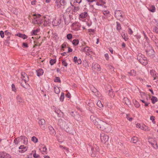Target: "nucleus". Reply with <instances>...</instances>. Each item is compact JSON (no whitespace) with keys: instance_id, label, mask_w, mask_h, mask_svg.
Returning <instances> with one entry per match:
<instances>
[{"instance_id":"dca6fc26","label":"nucleus","mask_w":158,"mask_h":158,"mask_svg":"<svg viewBox=\"0 0 158 158\" xmlns=\"http://www.w3.org/2000/svg\"><path fill=\"white\" fill-rule=\"evenodd\" d=\"M44 26H49L50 24L51 21L50 20V19H46L44 21Z\"/></svg>"},{"instance_id":"72a5a7b5","label":"nucleus","mask_w":158,"mask_h":158,"mask_svg":"<svg viewBox=\"0 0 158 158\" xmlns=\"http://www.w3.org/2000/svg\"><path fill=\"white\" fill-rule=\"evenodd\" d=\"M45 120L44 119H41L39 121V124L40 125H43L45 123Z\"/></svg>"},{"instance_id":"5701e85b","label":"nucleus","mask_w":158,"mask_h":158,"mask_svg":"<svg viewBox=\"0 0 158 158\" xmlns=\"http://www.w3.org/2000/svg\"><path fill=\"white\" fill-rule=\"evenodd\" d=\"M148 10L152 12H154L156 11V8L154 6H151L148 8Z\"/></svg>"},{"instance_id":"c85d7f7f","label":"nucleus","mask_w":158,"mask_h":158,"mask_svg":"<svg viewBox=\"0 0 158 158\" xmlns=\"http://www.w3.org/2000/svg\"><path fill=\"white\" fill-rule=\"evenodd\" d=\"M79 43V41L78 39H75L73 40L72 42L74 46H76L78 45Z\"/></svg>"},{"instance_id":"338daca9","label":"nucleus","mask_w":158,"mask_h":158,"mask_svg":"<svg viewBox=\"0 0 158 158\" xmlns=\"http://www.w3.org/2000/svg\"><path fill=\"white\" fill-rule=\"evenodd\" d=\"M81 59L79 58L78 59L77 61V63H78V64H81Z\"/></svg>"},{"instance_id":"ddd939ff","label":"nucleus","mask_w":158,"mask_h":158,"mask_svg":"<svg viewBox=\"0 0 158 158\" xmlns=\"http://www.w3.org/2000/svg\"><path fill=\"white\" fill-rule=\"evenodd\" d=\"M19 149L20 150L19 151V152L21 153L25 152L27 150L26 147L24 145H21L19 147Z\"/></svg>"},{"instance_id":"864d4df0","label":"nucleus","mask_w":158,"mask_h":158,"mask_svg":"<svg viewBox=\"0 0 158 158\" xmlns=\"http://www.w3.org/2000/svg\"><path fill=\"white\" fill-rule=\"evenodd\" d=\"M35 153L33 154V157L35 158H38L40 157L39 155L37 154L36 153V151H34Z\"/></svg>"},{"instance_id":"052dcab7","label":"nucleus","mask_w":158,"mask_h":158,"mask_svg":"<svg viewBox=\"0 0 158 158\" xmlns=\"http://www.w3.org/2000/svg\"><path fill=\"white\" fill-rule=\"evenodd\" d=\"M38 30H34L32 31V35H36L37 33L38 32Z\"/></svg>"},{"instance_id":"1a4fd4ad","label":"nucleus","mask_w":158,"mask_h":158,"mask_svg":"<svg viewBox=\"0 0 158 158\" xmlns=\"http://www.w3.org/2000/svg\"><path fill=\"white\" fill-rule=\"evenodd\" d=\"M139 62L142 64L145 65H146L148 63V61L147 58L144 57L143 58L142 57L141 58L139 59Z\"/></svg>"},{"instance_id":"c03bdc74","label":"nucleus","mask_w":158,"mask_h":158,"mask_svg":"<svg viewBox=\"0 0 158 158\" xmlns=\"http://www.w3.org/2000/svg\"><path fill=\"white\" fill-rule=\"evenodd\" d=\"M109 96H110L111 97H114V95L113 94V92L112 91V89L109 90Z\"/></svg>"},{"instance_id":"6e6d98bb","label":"nucleus","mask_w":158,"mask_h":158,"mask_svg":"<svg viewBox=\"0 0 158 158\" xmlns=\"http://www.w3.org/2000/svg\"><path fill=\"white\" fill-rule=\"evenodd\" d=\"M23 143L24 144H27V139L25 136L23 138Z\"/></svg>"},{"instance_id":"5fc2aeb1","label":"nucleus","mask_w":158,"mask_h":158,"mask_svg":"<svg viewBox=\"0 0 158 158\" xmlns=\"http://www.w3.org/2000/svg\"><path fill=\"white\" fill-rule=\"evenodd\" d=\"M153 31L158 34V28L155 27L153 29Z\"/></svg>"},{"instance_id":"3c124183","label":"nucleus","mask_w":158,"mask_h":158,"mask_svg":"<svg viewBox=\"0 0 158 158\" xmlns=\"http://www.w3.org/2000/svg\"><path fill=\"white\" fill-rule=\"evenodd\" d=\"M155 118V117L153 116H151L150 118V120L152 121V123L154 124L156 123V122L154 121Z\"/></svg>"},{"instance_id":"de8ad7c7","label":"nucleus","mask_w":158,"mask_h":158,"mask_svg":"<svg viewBox=\"0 0 158 158\" xmlns=\"http://www.w3.org/2000/svg\"><path fill=\"white\" fill-rule=\"evenodd\" d=\"M20 141L19 140V139L18 138L16 139H15L14 140V143L16 145H17L19 143Z\"/></svg>"},{"instance_id":"4c0bfd02","label":"nucleus","mask_w":158,"mask_h":158,"mask_svg":"<svg viewBox=\"0 0 158 158\" xmlns=\"http://www.w3.org/2000/svg\"><path fill=\"white\" fill-rule=\"evenodd\" d=\"M3 156V158H11V157L10 156L5 152H4V155Z\"/></svg>"},{"instance_id":"0e129e2a","label":"nucleus","mask_w":158,"mask_h":158,"mask_svg":"<svg viewBox=\"0 0 158 158\" xmlns=\"http://www.w3.org/2000/svg\"><path fill=\"white\" fill-rule=\"evenodd\" d=\"M23 48H27L28 47L27 44L25 43H23Z\"/></svg>"},{"instance_id":"a18cd8bd","label":"nucleus","mask_w":158,"mask_h":158,"mask_svg":"<svg viewBox=\"0 0 158 158\" xmlns=\"http://www.w3.org/2000/svg\"><path fill=\"white\" fill-rule=\"evenodd\" d=\"M31 140L35 143H36L37 142L38 139L35 137L33 136L32 137Z\"/></svg>"},{"instance_id":"f3484780","label":"nucleus","mask_w":158,"mask_h":158,"mask_svg":"<svg viewBox=\"0 0 158 158\" xmlns=\"http://www.w3.org/2000/svg\"><path fill=\"white\" fill-rule=\"evenodd\" d=\"M91 91L94 93L96 96H98L99 92L98 91V90L94 87H92L90 88Z\"/></svg>"},{"instance_id":"a211bd4d","label":"nucleus","mask_w":158,"mask_h":158,"mask_svg":"<svg viewBox=\"0 0 158 158\" xmlns=\"http://www.w3.org/2000/svg\"><path fill=\"white\" fill-rule=\"evenodd\" d=\"M63 18L64 20V22L65 24L68 25L69 23L70 18H69L68 16H63Z\"/></svg>"},{"instance_id":"9b49d317","label":"nucleus","mask_w":158,"mask_h":158,"mask_svg":"<svg viewBox=\"0 0 158 158\" xmlns=\"http://www.w3.org/2000/svg\"><path fill=\"white\" fill-rule=\"evenodd\" d=\"M151 75L154 78L153 80L156 79V77L158 76V74L156 72L153 70H150V71Z\"/></svg>"},{"instance_id":"c9c22d12","label":"nucleus","mask_w":158,"mask_h":158,"mask_svg":"<svg viewBox=\"0 0 158 158\" xmlns=\"http://www.w3.org/2000/svg\"><path fill=\"white\" fill-rule=\"evenodd\" d=\"M116 28L118 30H120L121 29V26L120 23L118 22H116Z\"/></svg>"},{"instance_id":"aec40b11","label":"nucleus","mask_w":158,"mask_h":158,"mask_svg":"<svg viewBox=\"0 0 158 158\" xmlns=\"http://www.w3.org/2000/svg\"><path fill=\"white\" fill-rule=\"evenodd\" d=\"M36 73L37 76L38 77H40L44 73V71L42 69H40L36 71Z\"/></svg>"},{"instance_id":"e433bc0d","label":"nucleus","mask_w":158,"mask_h":158,"mask_svg":"<svg viewBox=\"0 0 158 158\" xmlns=\"http://www.w3.org/2000/svg\"><path fill=\"white\" fill-rule=\"evenodd\" d=\"M61 50H62L63 51H65V50L64 49L65 48H66L67 47V45L66 44L64 43H63L61 46Z\"/></svg>"},{"instance_id":"e2e57ef3","label":"nucleus","mask_w":158,"mask_h":158,"mask_svg":"<svg viewBox=\"0 0 158 158\" xmlns=\"http://www.w3.org/2000/svg\"><path fill=\"white\" fill-rule=\"evenodd\" d=\"M126 118H127L128 120L129 121H131L132 119V118L131 117H130L129 115L127 114L126 115Z\"/></svg>"},{"instance_id":"7ed1b4c3","label":"nucleus","mask_w":158,"mask_h":158,"mask_svg":"<svg viewBox=\"0 0 158 158\" xmlns=\"http://www.w3.org/2000/svg\"><path fill=\"white\" fill-rule=\"evenodd\" d=\"M89 148L91 149L90 153L92 157H94L96 156L99 151V147L97 146L96 145L93 147L90 146Z\"/></svg>"},{"instance_id":"7c9ffc66","label":"nucleus","mask_w":158,"mask_h":158,"mask_svg":"<svg viewBox=\"0 0 158 158\" xmlns=\"http://www.w3.org/2000/svg\"><path fill=\"white\" fill-rule=\"evenodd\" d=\"M152 102L153 104H154L157 100V98L156 97L153 96L151 98Z\"/></svg>"},{"instance_id":"f8f14e48","label":"nucleus","mask_w":158,"mask_h":158,"mask_svg":"<svg viewBox=\"0 0 158 158\" xmlns=\"http://www.w3.org/2000/svg\"><path fill=\"white\" fill-rule=\"evenodd\" d=\"M49 132L52 135H55L56 134V132L55 129L51 126L48 127Z\"/></svg>"},{"instance_id":"6ab92c4d","label":"nucleus","mask_w":158,"mask_h":158,"mask_svg":"<svg viewBox=\"0 0 158 158\" xmlns=\"http://www.w3.org/2000/svg\"><path fill=\"white\" fill-rule=\"evenodd\" d=\"M82 52L89 53V52L92 53V51L91 50L90 48L89 47L86 46L82 49Z\"/></svg>"},{"instance_id":"f704fd0d","label":"nucleus","mask_w":158,"mask_h":158,"mask_svg":"<svg viewBox=\"0 0 158 158\" xmlns=\"http://www.w3.org/2000/svg\"><path fill=\"white\" fill-rule=\"evenodd\" d=\"M97 105L100 108H102L103 107V105L102 104L101 102L99 100L97 102Z\"/></svg>"},{"instance_id":"423d86ee","label":"nucleus","mask_w":158,"mask_h":158,"mask_svg":"<svg viewBox=\"0 0 158 158\" xmlns=\"http://www.w3.org/2000/svg\"><path fill=\"white\" fill-rule=\"evenodd\" d=\"M92 68L93 70L95 71H99L101 69L100 65L96 62H94L92 63Z\"/></svg>"},{"instance_id":"473e14b6","label":"nucleus","mask_w":158,"mask_h":158,"mask_svg":"<svg viewBox=\"0 0 158 158\" xmlns=\"http://www.w3.org/2000/svg\"><path fill=\"white\" fill-rule=\"evenodd\" d=\"M128 73L130 74V75L132 76H135L136 75V73L134 70H132L130 72H128Z\"/></svg>"},{"instance_id":"0eeeda50","label":"nucleus","mask_w":158,"mask_h":158,"mask_svg":"<svg viewBox=\"0 0 158 158\" xmlns=\"http://www.w3.org/2000/svg\"><path fill=\"white\" fill-rule=\"evenodd\" d=\"M109 138V137L108 135L102 134L101 135V139L102 142L105 143L107 142Z\"/></svg>"},{"instance_id":"9d476101","label":"nucleus","mask_w":158,"mask_h":158,"mask_svg":"<svg viewBox=\"0 0 158 158\" xmlns=\"http://www.w3.org/2000/svg\"><path fill=\"white\" fill-rule=\"evenodd\" d=\"M149 142L154 149H158V146L157 142L155 140H153L152 141H149Z\"/></svg>"},{"instance_id":"2eb2a0df","label":"nucleus","mask_w":158,"mask_h":158,"mask_svg":"<svg viewBox=\"0 0 158 158\" xmlns=\"http://www.w3.org/2000/svg\"><path fill=\"white\" fill-rule=\"evenodd\" d=\"M41 16V15L39 14L34 15V18L33 20V22L34 23V22H35V21H36V20L38 21L39 19H40Z\"/></svg>"},{"instance_id":"58836bf2","label":"nucleus","mask_w":158,"mask_h":158,"mask_svg":"<svg viewBox=\"0 0 158 158\" xmlns=\"http://www.w3.org/2000/svg\"><path fill=\"white\" fill-rule=\"evenodd\" d=\"M21 85L23 86V87L25 89H27L28 88V85L26 84V82L25 83L24 82V83H23V82H22L21 83Z\"/></svg>"},{"instance_id":"4468645a","label":"nucleus","mask_w":158,"mask_h":158,"mask_svg":"<svg viewBox=\"0 0 158 158\" xmlns=\"http://www.w3.org/2000/svg\"><path fill=\"white\" fill-rule=\"evenodd\" d=\"M123 102L130 107L129 106L131 105V102L127 98H124L123 100Z\"/></svg>"},{"instance_id":"393cba45","label":"nucleus","mask_w":158,"mask_h":158,"mask_svg":"<svg viewBox=\"0 0 158 158\" xmlns=\"http://www.w3.org/2000/svg\"><path fill=\"white\" fill-rule=\"evenodd\" d=\"M90 119L94 123V122L96 121L97 119H98L99 118H97L94 115H91L90 117Z\"/></svg>"},{"instance_id":"bb28decb","label":"nucleus","mask_w":158,"mask_h":158,"mask_svg":"<svg viewBox=\"0 0 158 158\" xmlns=\"http://www.w3.org/2000/svg\"><path fill=\"white\" fill-rule=\"evenodd\" d=\"M87 15V12H84L81 13L80 15V17L81 18H84L86 17Z\"/></svg>"},{"instance_id":"a19ab883","label":"nucleus","mask_w":158,"mask_h":158,"mask_svg":"<svg viewBox=\"0 0 158 158\" xmlns=\"http://www.w3.org/2000/svg\"><path fill=\"white\" fill-rule=\"evenodd\" d=\"M56 61V60L55 59H51L50 61V63L51 65H53Z\"/></svg>"},{"instance_id":"6e6552de","label":"nucleus","mask_w":158,"mask_h":158,"mask_svg":"<svg viewBox=\"0 0 158 158\" xmlns=\"http://www.w3.org/2000/svg\"><path fill=\"white\" fill-rule=\"evenodd\" d=\"M21 75L22 81H23L25 83L29 81V79L28 76L25 73L22 72Z\"/></svg>"},{"instance_id":"603ef678","label":"nucleus","mask_w":158,"mask_h":158,"mask_svg":"<svg viewBox=\"0 0 158 158\" xmlns=\"http://www.w3.org/2000/svg\"><path fill=\"white\" fill-rule=\"evenodd\" d=\"M72 38V35L71 34H69L67 35V38L68 40H70Z\"/></svg>"},{"instance_id":"cd10ccee","label":"nucleus","mask_w":158,"mask_h":158,"mask_svg":"<svg viewBox=\"0 0 158 158\" xmlns=\"http://www.w3.org/2000/svg\"><path fill=\"white\" fill-rule=\"evenodd\" d=\"M54 91L56 94H59L60 92V89L58 86L54 87Z\"/></svg>"},{"instance_id":"4be33fe9","label":"nucleus","mask_w":158,"mask_h":158,"mask_svg":"<svg viewBox=\"0 0 158 158\" xmlns=\"http://www.w3.org/2000/svg\"><path fill=\"white\" fill-rule=\"evenodd\" d=\"M139 128H140L141 129L144 131H149V129L148 127L145 125H143L141 126L140 124H139Z\"/></svg>"},{"instance_id":"49530a36","label":"nucleus","mask_w":158,"mask_h":158,"mask_svg":"<svg viewBox=\"0 0 158 158\" xmlns=\"http://www.w3.org/2000/svg\"><path fill=\"white\" fill-rule=\"evenodd\" d=\"M122 36L123 38L126 41L128 39L127 36V34H123L122 35Z\"/></svg>"},{"instance_id":"09e8293b","label":"nucleus","mask_w":158,"mask_h":158,"mask_svg":"<svg viewBox=\"0 0 158 158\" xmlns=\"http://www.w3.org/2000/svg\"><path fill=\"white\" fill-rule=\"evenodd\" d=\"M62 65L64 67H67L68 65L67 63L65 60H62Z\"/></svg>"},{"instance_id":"bf43d9fd","label":"nucleus","mask_w":158,"mask_h":158,"mask_svg":"<svg viewBox=\"0 0 158 158\" xmlns=\"http://www.w3.org/2000/svg\"><path fill=\"white\" fill-rule=\"evenodd\" d=\"M25 136H21L19 137H18V139H19V141H21L22 140H23V138H25Z\"/></svg>"},{"instance_id":"b1692460","label":"nucleus","mask_w":158,"mask_h":158,"mask_svg":"<svg viewBox=\"0 0 158 158\" xmlns=\"http://www.w3.org/2000/svg\"><path fill=\"white\" fill-rule=\"evenodd\" d=\"M44 21V20L43 19H39L38 21L36 20L35 21V22H34V24H37L38 25L42 24Z\"/></svg>"},{"instance_id":"13d9d810","label":"nucleus","mask_w":158,"mask_h":158,"mask_svg":"<svg viewBox=\"0 0 158 158\" xmlns=\"http://www.w3.org/2000/svg\"><path fill=\"white\" fill-rule=\"evenodd\" d=\"M89 106L90 107H93L94 106V103L91 102H89L88 103Z\"/></svg>"},{"instance_id":"37998d69","label":"nucleus","mask_w":158,"mask_h":158,"mask_svg":"<svg viewBox=\"0 0 158 158\" xmlns=\"http://www.w3.org/2000/svg\"><path fill=\"white\" fill-rule=\"evenodd\" d=\"M80 9V8L79 6H74V8L73 10V11L74 12H76L78 11Z\"/></svg>"},{"instance_id":"412c9836","label":"nucleus","mask_w":158,"mask_h":158,"mask_svg":"<svg viewBox=\"0 0 158 158\" xmlns=\"http://www.w3.org/2000/svg\"><path fill=\"white\" fill-rule=\"evenodd\" d=\"M16 35L24 39H26L27 38V36L24 34L19 33L17 34Z\"/></svg>"},{"instance_id":"f03ea898","label":"nucleus","mask_w":158,"mask_h":158,"mask_svg":"<svg viewBox=\"0 0 158 158\" xmlns=\"http://www.w3.org/2000/svg\"><path fill=\"white\" fill-rule=\"evenodd\" d=\"M144 48L148 56L152 58L154 57L155 56L154 51L152 46L149 44L148 42L145 43Z\"/></svg>"},{"instance_id":"f257e3e1","label":"nucleus","mask_w":158,"mask_h":158,"mask_svg":"<svg viewBox=\"0 0 158 158\" xmlns=\"http://www.w3.org/2000/svg\"><path fill=\"white\" fill-rule=\"evenodd\" d=\"M94 124L98 128L100 129V130L106 132L108 131L107 130L108 125L105 122L100 120L99 118L97 119L96 121L94 122Z\"/></svg>"},{"instance_id":"680f3d73","label":"nucleus","mask_w":158,"mask_h":158,"mask_svg":"<svg viewBox=\"0 0 158 158\" xmlns=\"http://www.w3.org/2000/svg\"><path fill=\"white\" fill-rule=\"evenodd\" d=\"M62 5L64 6L65 4V0H60V1Z\"/></svg>"},{"instance_id":"4d7b16f0","label":"nucleus","mask_w":158,"mask_h":158,"mask_svg":"<svg viewBox=\"0 0 158 158\" xmlns=\"http://www.w3.org/2000/svg\"><path fill=\"white\" fill-rule=\"evenodd\" d=\"M0 35L2 38H3L4 37V33L3 31H0Z\"/></svg>"},{"instance_id":"ea45409f","label":"nucleus","mask_w":158,"mask_h":158,"mask_svg":"<svg viewBox=\"0 0 158 158\" xmlns=\"http://www.w3.org/2000/svg\"><path fill=\"white\" fill-rule=\"evenodd\" d=\"M133 103L134 105L137 108L138 107V102L135 99H134L133 100Z\"/></svg>"},{"instance_id":"a878e982","label":"nucleus","mask_w":158,"mask_h":158,"mask_svg":"<svg viewBox=\"0 0 158 158\" xmlns=\"http://www.w3.org/2000/svg\"><path fill=\"white\" fill-rule=\"evenodd\" d=\"M138 138L137 137L134 136L131 140V142L133 143H136L138 141Z\"/></svg>"},{"instance_id":"79ce46f5","label":"nucleus","mask_w":158,"mask_h":158,"mask_svg":"<svg viewBox=\"0 0 158 158\" xmlns=\"http://www.w3.org/2000/svg\"><path fill=\"white\" fill-rule=\"evenodd\" d=\"M54 81L56 82L60 83L61 82V81L60 77H56L55 79L54 80Z\"/></svg>"},{"instance_id":"c756f323","label":"nucleus","mask_w":158,"mask_h":158,"mask_svg":"<svg viewBox=\"0 0 158 158\" xmlns=\"http://www.w3.org/2000/svg\"><path fill=\"white\" fill-rule=\"evenodd\" d=\"M55 3L56 5V6L58 8H60L62 5L60 2L58 0H56Z\"/></svg>"},{"instance_id":"20e7f679","label":"nucleus","mask_w":158,"mask_h":158,"mask_svg":"<svg viewBox=\"0 0 158 158\" xmlns=\"http://www.w3.org/2000/svg\"><path fill=\"white\" fill-rule=\"evenodd\" d=\"M115 16L118 19L122 21L123 20L124 14L122 11L116 10L114 13Z\"/></svg>"},{"instance_id":"39448f33","label":"nucleus","mask_w":158,"mask_h":158,"mask_svg":"<svg viewBox=\"0 0 158 158\" xmlns=\"http://www.w3.org/2000/svg\"><path fill=\"white\" fill-rule=\"evenodd\" d=\"M70 114L72 115L78 121L81 122L82 121V116L80 114L75 111H71L69 112Z\"/></svg>"},{"instance_id":"69168bd1","label":"nucleus","mask_w":158,"mask_h":158,"mask_svg":"<svg viewBox=\"0 0 158 158\" xmlns=\"http://www.w3.org/2000/svg\"><path fill=\"white\" fill-rule=\"evenodd\" d=\"M77 58L76 56H74L73 58L74 62L75 63H77Z\"/></svg>"},{"instance_id":"774afa93","label":"nucleus","mask_w":158,"mask_h":158,"mask_svg":"<svg viewBox=\"0 0 158 158\" xmlns=\"http://www.w3.org/2000/svg\"><path fill=\"white\" fill-rule=\"evenodd\" d=\"M5 35H10V32H8L7 31H5Z\"/></svg>"},{"instance_id":"2f4dec72","label":"nucleus","mask_w":158,"mask_h":158,"mask_svg":"<svg viewBox=\"0 0 158 158\" xmlns=\"http://www.w3.org/2000/svg\"><path fill=\"white\" fill-rule=\"evenodd\" d=\"M16 99L18 102H23V100L19 95H18L17 96Z\"/></svg>"},{"instance_id":"8fccbe9b","label":"nucleus","mask_w":158,"mask_h":158,"mask_svg":"<svg viewBox=\"0 0 158 158\" xmlns=\"http://www.w3.org/2000/svg\"><path fill=\"white\" fill-rule=\"evenodd\" d=\"M12 90L13 91L16 92V89L15 88V85L13 84L11 85Z\"/></svg>"}]
</instances>
